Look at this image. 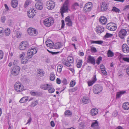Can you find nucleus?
I'll use <instances>...</instances> for the list:
<instances>
[{
	"label": "nucleus",
	"mask_w": 129,
	"mask_h": 129,
	"mask_svg": "<svg viewBox=\"0 0 129 129\" xmlns=\"http://www.w3.org/2000/svg\"><path fill=\"white\" fill-rule=\"evenodd\" d=\"M62 63L66 66L69 67L72 66L71 64L74 62L73 58L71 56H68L67 59L63 58L61 60Z\"/></svg>",
	"instance_id": "nucleus-1"
},
{
	"label": "nucleus",
	"mask_w": 129,
	"mask_h": 129,
	"mask_svg": "<svg viewBox=\"0 0 129 129\" xmlns=\"http://www.w3.org/2000/svg\"><path fill=\"white\" fill-rule=\"evenodd\" d=\"M103 87L101 85L96 84L94 85L93 88V91L95 94H98L102 92Z\"/></svg>",
	"instance_id": "nucleus-2"
},
{
	"label": "nucleus",
	"mask_w": 129,
	"mask_h": 129,
	"mask_svg": "<svg viewBox=\"0 0 129 129\" xmlns=\"http://www.w3.org/2000/svg\"><path fill=\"white\" fill-rule=\"evenodd\" d=\"M54 20L51 17H49L45 19L43 21V23L47 27H49L53 24Z\"/></svg>",
	"instance_id": "nucleus-3"
},
{
	"label": "nucleus",
	"mask_w": 129,
	"mask_h": 129,
	"mask_svg": "<svg viewBox=\"0 0 129 129\" xmlns=\"http://www.w3.org/2000/svg\"><path fill=\"white\" fill-rule=\"evenodd\" d=\"M37 51V48H31L29 49L27 53V56L29 58H31L33 55L36 53Z\"/></svg>",
	"instance_id": "nucleus-4"
},
{
	"label": "nucleus",
	"mask_w": 129,
	"mask_h": 129,
	"mask_svg": "<svg viewBox=\"0 0 129 129\" xmlns=\"http://www.w3.org/2000/svg\"><path fill=\"white\" fill-rule=\"evenodd\" d=\"M14 86L15 90L17 92L22 91L24 89L22 84L19 82L16 83Z\"/></svg>",
	"instance_id": "nucleus-5"
},
{
	"label": "nucleus",
	"mask_w": 129,
	"mask_h": 129,
	"mask_svg": "<svg viewBox=\"0 0 129 129\" xmlns=\"http://www.w3.org/2000/svg\"><path fill=\"white\" fill-rule=\"evenodd\" d=\"M30 46L27 42L24 41L22 42L21 43L19 46V48L20 49L23 50L27 49Z\"/></svg>",
	"instance_id": "nucleus-6"
},
{
	"label": "nucleus",
	"mask_w": 129,
	"mask_h": 129,
	"mask_svg": "<svg viewBox=\"0 0 129 129\" xmlns=\"http://www.w3.org/2000/svg\"><path fill=\"white\" fill-rule=\"evenodd\" d=\"M106 28L109 30L114 31L116 29L117 26L115 23L111 22L107 24Z\"/></svg>",
	"instance_id": "nucleus-7"
},
{
	"label": "nucleus",
	"mask_w": 129,
	"mask_h": 129,
	"mask_svg": "<svg viewBox=\"0 0 129 129\" xmlns=\"http://www.w3.org/2000/svg\"><path fill=\"white\" fill-rule=\"evenodd\" d=\"M93 8L92 3L88 2L83 7V10L85 12H89Z\"/></svg>",
	"instance_id": "nucleus-8"
},
{
	"label": "nucleus",
	"mask_w": 129,
	"mask_h": 129,
	"mask_svg": "<svg viewBox=\"0 0 129 129\" xmlns=\"http://www.w3.org/2000/svg\"><path fill=\"white\" fill-rule=\"evenodd\" d=\"M29 10L27 11V15L29 18H32L34 17L36 12L33 7L29 9Z\"/></svg>",
	"instance_id": "nucleus-9"
},
{
	"label": "nucleus",
	"mask_w": 129,
	"mask_h": 129,
	"mask_svg": "<svg viewBox=\"0 0 129 129\" xmlns=\"http://www.w3.org/2000/svg\"><path fill=\"white\" fill-rule=\"evenodd\" d=\"M28 34L30 36H35L38 34V33L37 30L34 28H30L27 30Z\"/></svg>",
	"instance_id": "nucleus-10"
},
{
	"label": "nucleus",
	"mask_w": 129,
	"mask_h": 129,
	"mask_svg": "<svg viewBox=\"0 0 129 129\" xmlns=\"http://www.w3.org/2000/svg\"><path fill=\"white\" fill-rule=\"evenodd\" d=\"M46 6L47 8L49 10L53 9L55 7V3L52 0L48 1L47 2Z\"/></svg>",
	"instance_id": "nucleus-11"
},
{
	"label": "nucleus",
	"mask_w": 129,
	"mask_h": 129,
	"mask_svg": "<svg viewBox=\"0 0 129 129\" xmlns=\"http://www.w3.org/2000/svg\"><path fill=\"white\" fill-rule=\"evenodd\" d=\"M20 68L18 66H15L12 70L11 74L14 75H17L19 73Z\"/></svg>",
	"instance_id": "nucleus-12"
},
{
	"label": "nucleus",
	"mask_w": 129,
	"mask_h": 129,
	"mask_svg": "<svg viewBox=\"0 0 129 129\" xmlns=\"http://www.w3.org/2000/svg\"><path fill=\"white\" fill-rule=\"evenodd\" d=\"M127 31L124 29H121L119 32L118 35L119 37L121 39H123L124 37L126 36Z\"/></svg>",
	"instance_id": "nucleus-13"
},
{
	"label": "nucleus",
	"mask_w": 129,
	"mask_h": 129,
	"mask_svg": "<svg viewBox=\"0 0 129 129\" xmlns=\"http://www.w3.org/2000/svg\"><path fill=\"white\" fill-rule=\"evenodd\" d=\"M108 6L107 3L106 2H103L101 6V11H104L107 10L108 9Z\"/></svg>",
	"instance_id": "nucleus-14"
},
{
	"label": "nucleus",
	"mask_w": 129,
	"mask_h": 129,
	"mask_svg": "<svg viewBox=\"0 0 129 129\" xmlns=\"http://www.w3.org/2000/svg\"><path fill=\"white\" fill-rule=\"evenodd\" d=\"M87 62L88 63H91L94 65L95 64V60L94 57L91 55H89L88 58L87 59Z\"/></svg>",
	"instance_id": "nucleus-15"
},
{
	"label": "nucleus",
	"mask_w": 129,
	"mask_h": 129,
	"mask_svg": "<svg viewBox=\"0 0 129 129\" xmlns=\"http://www.w3.org/2000/svg\"><path fill=\"white\" fill-rule=\"evenodd\" d=\"M69 3V0H66L63 4V6L61 8L68 11Z\"/></svg>",
	"instance_id": "nucleus-16"
},
{
	"label": "nucleus",
	"mask_w": 129,
	"mask_h": 129,
	"mask_svg": "<svg viewBox=\"0 0 129 129\" xmlns=\"http://www.w3.org/2000/svg\"><path fill=\"white\" fill-rule=\"evenodd\" d=\"M96 75H94L93 77L92 80L88 82V86H92L96 81L97 79L96 78Z\"/></svg>",
	"instance_id": "nucleus-17"
},
{
	"label": "nucleus",
	"mask_w": 129,
	"mask_h": 129,
	"mask_svg": "<svg viewBox=\"0 0 129 129\" xmlns=\"http://www.w3.org/2000/svg\"><path fill=\"white\" fill-rule=\"evenodd\" d=\"M95 30L97 34H100L101 33L104 31V28L102 27L98 26L96 27V28L95 29Z\"/></svg>",
	"instance_id": "nucleus-18"
},
{
	"label": "nucleus",
	"mask_w": 129,
	"mask_h": 129,
	"mask_svg": "<svg viewBox=\"0 0 129 129\" xmlns=\"http://www.w3.org/2000/svg\"><path fill=\"white\" fill-rule=\"evenodd\" d=\"M122 49L123 52L127 53L129 51V48L128 46L126 44L122 45Z\"/></svg>",
	"instance_id": "nucleus-19"
},
{
	"label": "nucleus",
	"mask_w": 129,
	"mask_h": 129,
	"mask_svg": "<svg viewBox=\"0 0 129 129\" xmlns=\"http://www.w3.org/2000/svg\"><path fill=\"white\" fill-rule=\"evenodd\" d=\"M46 46L48 47L52 48L53 47L54 44L50 40H47L45 42Z\"/></svg>",
	"instance_id": "nucleus-20"
},
{
	"label": "nucleus",
	"mask_w": 129,
	"mask_h": 129,
	"mask_svg": "<svg viewBox=\"0 0 129 129\" xmlns=\"http://www.w3.org/2000/svg\"><path fill=\"white\" fill-rule=\"evenodd\" d=\"M65 21L66 22H67L66 24L67 25L69 26H71L72 25V22L69 16H68L66 18Z\"/></svg>",
	"instance_id": "nucleus-21"
},
{
	"label": "nucleus",
	"mask_w": 129,
	"mask_h": 129,
	"mask_svg": "<svg viewBox=\"0 0 129 129\" xmlns=\"http://www.w3.org/2000/svg\"><path fill=\"white\" fill-rule=\"evenodd\" d=\"M100 22L103 24H105L107 22V19L104 16L101 17L99 19Z\"/></svg>",
	"instance_id": "nucleus-22"
},
{
	"label": "nucleus",
	"mask_w": 129,
	"mask_h": 129,
	"mask_svg": "<svg viewBox=\"0 0 129 129\" xmlns=\"http://www.w3.org/2000/svg\"><path fill=\"white\" fill-rule=\"evenodd\" d=\"M48 92L50 93H53L55 91V89L53 86L51 85H49L47 90Z\"/></svg>",
	"instance_id": "nucleus-23"
},
{
	"label": "nucleus",
	"mask_w": 129,
	"mask_h": 129,
	"mask_svg": "<svg viewBox=\"0 0 129 129\" xmlns=\"http://www.w3.org/2000/svg\"><path fill=\"white\" fill-rule=\"evenodd\" d=\"M98 110L96 108H94L92 109L90 112V114L92 116H94L98 113Z\"/></svg>",
	"instance_id": "nucleus-24"
},
{
	"label": "nucleus",
	"mask_w": 129,
	"mask_h": 129,
	"mask_svg": "<svg viewBox=\"0 0 129 129\" xmlns=\"http://www.w3.org/2000/svg\"><path fill=\"white\" fill-rule=\"evenodd\" d=\"M90 101V99L88 97H83L82 99V103L85 104L89 103Z\"/></svg>",
	"instance_id": "nucleus-25"
},
{
	"label": "nucleus",
	"mask_w": 129,
	"mask_h": 129,
	"mask_svg": "<svg viewBox=\"0 0 129 129\" xmlns=\"http://www.w3.org/2000/svg\"><path fill=\"white\" fill-rule=\"evenodd\" d=\"M36 8L37 9L39 10H42L43 7V4L40 2L37 3L35 5Z\"/></svg>",
	"instance_id": "nucleus-26"
},
{
	"label": "nucleus",
	"mask_w": 129,
	"mask_h": 129,
	"mask_svg": "<svg viewBox=\"0 0 129 129\" xmlns=\"http://www.w3.org/2000/svg\"><path fill=\"white\" fill-rule=\"evenodd\" d=\"M18 1L17 0H12L11 4L13 8H16L18 5Z\"/></svg>",
	"instance_id": "nucleus-27"
},
{
	"label": "nucleus",
	"mask_w": 129,
	"mask_h": 129,
	"mask_svg": "<svg viewBox=\"0 0 129 129\" xmlns=\"http://www.w3.org/2000/svg\"><path fill=\"white\" fill-rule=\"evenodd\" d=\"M122 108L123 109L127 110L129 109V103L125 102L122 105Z\"/></svg>",
	"instance_id": "nucleus-28"
},
{
	"label": "nucleus",
	"mask_w": 129,
	"mask_h": 129,
	"mask_svg": "<svg viewBox=\"0 0 129 129\" xmlns=\"http://www.w3.org/2000/svg\"><path fill=\"white\" fill-rule=\"evenodd\" d=\"M126 93L125 91H122L117 92L116 94V98H118L120 97L122 94H123Z\"/></svg>",
	"instance_id": "nucleus-29"
},
{
	"label": "nucleus",
	"mask_w": 129,
	"mask_h": 129,
	"mask_svg": "<svg viewBox=\"0 0 129 129\" xmlns=\"http://www.w3.org/2000/svg\"><path fill=\"white\" fill-rule=\"evenodd\" d=\"M49 84H41L40 86V88L43 90H47Z\"/></svg>",
	"instance_id": "nucleus-30"
},
{
	"label": "nucleus",
	"mask_w": 129,
	"mask_h": 129,
	"mask_svg": "<svg viewBox=\"0 0 129 129\" xmlns=\"http://www.w3.org/2000/svg\"><path fill=\"white\" fill-rule=\"evenodd\" d=\"M79 6V4L77 2H75L72 5V8L74 10H75L77 9L78 7Z\"/></svg>",
	"instance_id": "nucleus-31"
},
{
	"label": "nucleus",
	"mask_w": 129,
	"mask_h": 129,
	"mask_svg": "<svg viewBox=\"0 0 129 129\" xmlns=\"http://www.w3.org/2000/svg\"><path fill=\"white\" fill-rule=\"evenodd\" d=\"M98 126V122L96 120H95L93 122L91 125V127H92L96 128Z\"/></svg>",
	"instance_id": "nucleus-32"
},
{
	"label": "nucleus",
	"mask_w": 129,
	"mask_h": 129,
	"mask_svg": "<svg viewBox=\"0 0 129 129\" xmlns=\"http://www.w3.org/2000/svg\"><path fill=\"white\" fill-rule=\"evenodd\" d=\"M38 103V101L35 100L33 101L31 104L29 105L30 107H33L37 105Z\"/></svg>",
	"instance_id": "nucleus-33"
},
{
	"label": "nucleus",
	"mask_w": 129,
	"mask_h": 129,
	"mask_svg": "<svg viewBox=\"0 0 129 129\" xmlns=\"http://www.w3.org/2000/svg\"><path fill=\"white\" fill-rule=\"evenodd\" d=\"M62 44L60 43H56L54 45V47L56 49H59L62 47Z\"/></svg>",
	"instance_id": "nucleus-34"
},
{
	"label": "nucleus",
	"mask_w": 129,
	"mask_h": 129,
	"mask_svg": "<svg viewBox=\"0 0 129 129\" xmlns=\"http://www.w3.org/2000/svg\"><path fill=\"white\" fill-rule=\"evenodd\" d=\"M28 100L27 98L26 97H24L21 99L19 102L21 103L26 102Z\"/></svg>",
	"instance_id": "nucleus-35"
},
{
	"label": "nucleus",
	"mask_w": 129,
	"mask_h": 129,
	"mask_svg": "<svg viewBox=\"0 0 129 129\" xmlns=\"http://www.w3.org/2000/svg\"><path fill=\"white\" fill-rule=\"evenodd\" d=\"M63 66L61 64H59L58 65L57 67V71L59 73H60L62 70V69Z\"/></svg>",
	"instance_id": "nucleus-36"
},
{
	"label": "nucleus",
	"mask_w": 129,
	"mask_h": 129,
	"mask_svg": "<svg viewBox=\"0 0 129 129\" xmlns=\"http://www.w3.org/2000/svg\"><path fill=\"white\" fill-rule=\"evenodd\" d=\"M50 79L51 81H53L55 79V76L53 73H51L50 75Z\"/></svg>",
	"instance_id": "nucleus-37"
},
{
	"label": "nucleus",
	"mask_w": 129,
	"mask_h": 129,
	"mask_svg": "<svg viewBox=\"0 0 129 129\" xmlns=\"http://www.w3.org/2000/svg\"><path fill=\"white\" fill-rule=\"evenodd\" d=\"M82 63V60H79L77 64V67L78 68H80Z\"/></svg>",
	"instance_id": "nucleus-38"
},
{
	"label": "nucleus",
	"mask_w": 129,
	"mask_h": 129,
	"mask_svg": "<svg viewBox=\"0 0 129 129\" xmlns=\"http://www.w3.org/2000/svg\"><path fill=\"white\" fill-rule=\"evenodd\" d=\"M5 35L6 36H8L10 33V29L9 28H7L5 30Z\"/></svg>",
	"instance_id": "nucleus-39"
},
{
	"label": "nucleus",
	"mask_w": 129,
	"mask_h": 129,
	"mask_svg": "<svg viewBox=\"0 0 129 129\" xmlns=\"http://www.w3.org/2000/svg\"><path fill=\"white\" fill-rule=\"evenodd\" d=\"M107 55L108 57H112L114 55V53L110 50H109L108 52Z\"/></svg>",
	"instance_id": "nucleus-40"
},
{
	"label": "nucleus",
	"mask_w": 129,
	"mask_h": 129,
	"mask_svg": "<svg viewBox=\"0 0 129 129\" xmlns=\"http://www.w3.org/2000/svg\"><path fill=\"white\" fill-rule=\"evenodd\" d=\"M112 11L118 13L119 12L120 10L119 9L116 8V7H114L113 8Z\"/></svg>",
	"instance_id": "nucleus-41"
},
{
	"label": "nucleus",
	"mask_w": 129,
	"mask_h": 129,
	"mask_svg": "<svg viewBox=\"0 0 129 129\" xmlns=\"http://www.w3.org/2000/svg\"><path fill=\"white\" fill-rule=\"evenodd\" d=\"M75 84L76 82L75 81L73 80H72L70 84V87H72L75 85Z\"/></svg>",
	"instance_id": "nucleus-42"
},
{
	"label": "nucleus",
	"mask_w": 129,
	"mask_h": 129,
	"mask_svg": "<svg viewBox=\"0 0 129 129\" xmlns=\"http://www.w3.org/2000/svg\"><path fill=\"white\" fill-rule=\"evenodd\" d=\"M72 112L69 110L66 111L65 112V114L67 116H68L72 114Z\"/></svg>",
	"instance_id": "nucleus-43"
},
{
	"label": "nucleus",
	"mask_w": 129,
	"mask_h": 129,
	"mask_svg": "<svg viewBox=\"0 0 129 129\" xmlns=\"http://www.w3.org/2000/svg\"><path fill=\"white\" fill-rule=\"evenodd\" d=\"M31 0H27L26 1L25 3L24 4V6L25 7H27V6L29 4H31Z\"/></svg>",
	"instance_id": "nucleus-44"
},
{
	"label": "nucleus",
	"mask_w": 129,
	"mask_h": 129,
	"mask_svg": "<svg viewBox=\"0 0 129 129\" xmlns=\"http://www.w3.org/2000/svg\"><path fill=\"white\" fill-rule=\"evenodd\" d=\"M102 58L101 56L99 57L97 59L96 61V63L98 64L99 65L100 64L101 61H102Z\"/></svg>",
	"instance_id": "nucleus-45"
},
{
	"label": "nucleus",
	"mask_w": 129,
	"mask_h": 129,
	"mask_svg": "<svg viewBox=\"0 0 129 129\" xmlns=\"http://www.w3.org/2000/svg\"><path fill=\"white\" fill-rule=\"evenodd\" d=\"M113 35L112 34L107 33L105 36L104 37L106 38H108L110 37H111L113 36Z\"/></svg>",
	"instance_id": "nucleus-46"
},
{
	"label": "nucleus",
	"mask_w": 129,
	"mask_h": 129,
	"mask_svg": "<svg viewBox=\"0 0 129 129\" xmlns=\"http://www.w3.org/2000/svg\"><path fill=\"white\" fill-rule=\"evenodd\" d=\"M60 13H61L62 17H63V14L64 13L67 12H68V11L66 10H64V9L62 10V9L61 8L60 9Z\"/></svg>",
	"instance_id": "nucleus-47"
},
{
	"label": "nucleus",
	"mask_w": 129,
	"mask_h": 129,
	"mask_svg": "<svg viewBox=\"0 0 129 129\" xmlns=\"http://www.w3.org/2000/svg\"><path fill=\"white\" fill-rule=\"evenodd\" d=\"M62 82L63 83V85H67L68 83L67 80L65 78H64L62 81Z\"/></svg>",
	"instance_id": "nucleus-48"
},
{
	"label": "nucleus",
	"mask_w": 129,
	"mask_h": 129,
	"mask_svg": "<svg viewBox=\"0 0 129 129\" xmlns=\"http://www.w3.org/2000/svg\"><path fill=\"white\" fill-rule=\"evenodd\" d=\"M118 115V112L116 110L114 111L112 114V116L115 117L116 116Z\"/></svg>",
	"instance_id": "nucleus-49"
},
{
	"label": "nucleus",
	"mask_w": 129,
	"mask_h": 129,
	"mask_svg": "<svg viewBox=\"0 0 129 129\" xmlns=\"http://www.w3.org/2000/svg\"><path fill=\"white\" fill-rule=\"evenodd\" d=\"M6 20V17L5 16H3L1 17V21L3 23H4Z\"/></svg>",
	"instance_id": "nucleus-50"
},
{
	"label": "nucleus",
	"mask_w": 129,
	"mask_h": 129,
	"mask_svg": "<svg viewBox=\"0 0 129 129\" xmlns=\"http://www.w3.org/2000/svg\"><path fill=\"white\" fill-rule=\"evenodd\" d=\"M122 59L124 61L129 62V58L127 57H123L122 58Z\"/></svg>",
	"instance_id": "nucleus-51"
},
{
	"label": "nucleus",
	"mask_w": 129,
	"mask_h": 129,
	"mask_svg": "<svg viewBox=\"0 0 129 129\" xmlns=\"http://www.w3.org/2000/svg\"><path fill=\"white\" fill-rule=\"evenodd\" d=\"M3 52L2 51L0 50V59H2L3 57Z\"/></svg>",
	"instance_id": "nucleus-52"
},
{
	"label": "nucleus",
	"mask_w": 129,
	"mask_h": 129,
	"mask_svg": "<svg viewBox=\"0 0 129 129\" xmlns=\"http://www.w3.org/2000/svg\"><path fill=\"white\" fill-rule=\"evenodd\" d=\"M62 52V50L61 51H60L57 52H54L51 51V53L53 55H56L58 53H60Z\"/></svg>",
	"instance_id": "nucleus-53"
},
{
	"label": "nucleus",
	"mask_w": 129,
	"mask_h": 129,
	"mask_svg": "<svg viewBox=\"0 0 129 129\" xmlns=\"http://www.w3.org/2000/svg\"><path fill=\"white\" fill-rule=\"evenodd\" d=\"M100 69L102 71H105V69L104 66L103 64H101L100 65Z\"/></svg>",
	"instance_id": "nucleus-54"
},
{
	"label": "nucleus",
	"mask_w": 129,
	"mask_h": 129,
	"mask_svg": "<svg viewBox=\"0 0 129 129\" xmlns=\"http://www.w3.org/2000/svg\"><path fill=\"white\" fill-rule=\"evenodd\" d=\"M28 60L27 59H23L21 61V62L22 63L25 64L27 62Z\"/></svg>",
	"instance_id": "nucleus-55"
},
{
	"label": "nucleus",
	"mask_w": 129,
	"mask_h": 129,
	"mask_svg": "<svg viewBox=\"0 0 129 129\" xmlns=\"http://www.w3.org/2000/svg\"><path fill=\"white\" fill-rule=\"evenodd\" d=\"M22 34L21 33L18 32L17 33V38H20Z\"/></svg>",
	"instance_id": "nucleus-56"
},
{
	"label": "nucleus",
	"mask_w": 129,
	"mask_h": 129,
	"mask_svg": "<svg viewBox=\"0 0 129 129\" xmlns=\"http://www.w3.org/2000/svg\"><path fill=\"white\" fill-rule=\"evenodd\" d=\"M31 94L32 95L34 96L38 94V93L37 92H35L34 91H31Z\"/></svg>",
	"instance_id": "nucleus-57"
},
{
	"label": "nucleus",
	"mask_w": 129,
	"mask_h": 129,
	"mask_svg": "<svg viewBox=\"0 0 129 129\" xmlns=\"http://www.w3.org/2000/svg\"><path fill=\"white\" fill-rule=\"evenodd\" d=\"M91 50L92 52H96L97 51L96 48L94 47H91Z\"/></svg>",
	"instance_id": "nucleus-58"
},
{
	"label": "nucleus",
	"mask_w": 129,
	"mask_h": 129,
	"mask_svg": "<svg viewBox=\"0 0 129 129\" xmlns=\"http://www.w3.org/2000/svg\"><path fill=\"white\" fill-rule=\"evenodd\" d=\"M9 24L10 26H12L13 25V23L12 21L10 20H9L8 21Z\"/></svg>",
	"instance_id": "nucleus-59"
},
{
	"label": "nucleus",
	"mask_w": 129,
	"mask_h": 129,
	"mask_svg": "<svg viewBox=\"0 0 129 129\" xmlns=\"http://www.w3.org/2000/svg\"><path fill=\"white\" fill-rule=\"evenodd\" d=\"M32 120L31 118L30 117H29V118L27 120V122L26 124H27L29 123V125L30 123L31 122V121Z\"/></svg>",
	"instance_id": "nucleus-60"
},
{
	"label": "nucleus",
	"mask_w": 129,
	"mask_h": 129,
	"mask_svg": "<svg viewBox=\"0 0 129 129\" xmlns=\"http://www.w3.org/2000/svg\"><path fill=\"white\" fill-rule=\"evenodd\" d=\"M79 126L80 129H82L84 127V126L82 123H81L79 124Z\"/></svg>",
	"instance_id": "nucleus-61"
},
{
	"label": "nucleus",
	"mask_w": 129,
	"mask_h": 129,
	"mask_svg": "<svg viewBox=\"0 0 129 129\" xmlns=\"http://www.w3.org/2000/svg\"><path fill=\"white\" fill-rule=\"evenodd\" d=\"M56 81L57 83L58 84H60L61 83V80L58 78H57L56 79Z\"/></svg>",
	"instance_id": "nucleus-62"
},
{
	"label": "nucleus",
	"mask_w": 129,
	"mask_h": 129,
	"mask_svg": "<svg viewBox=\"0 0 129 129\" xmlns=\"http://www.w3.org/2000/svg\"><path fill=\"white\" fill-rule=\"evenodd\" d=\"M103 43V41H96V44H101Z\"/></svg>",
	"instance_id": "nucleus-63"
},
{
	"label": "nucleus",
	"mask_w": 129,
	"mask_h": 129,
	"mask_svg": "<svg viewBox=\"0 0 129 129\" xmlns=\"http://www.w3.org/2000/svg\"><path fill=\"white\" fill-rule=\"evenodd\" d=\"M52 127H54L55 126V124L53 121H52L50 123Z\"/></svg>",
	"instance_id": "nucleus-64"
}]
</instances>
